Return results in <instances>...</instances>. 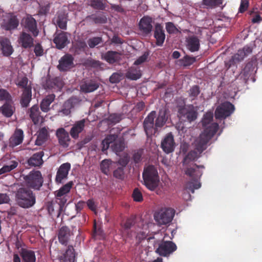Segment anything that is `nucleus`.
Segmentation results:
<instances>
[{
	"label": "nucleus",
	"mask_w": 262,
	"mask_h": 262,
	"mask_svg": "<svg viewBox=\"0 0 262 262\" xmlns=\"http://www.w3.org/2000/svg\"><path fill=\"white\" fill-rule=\"evenodd\" d=\"M57 235L59 242L63 245L67 246L72 244L74 242L73 229H71L67 226L60 227L58 230Z\"/></svg>",
	"instance_id": "7"
},
{
	"label": "nucleus",
	"mask_w": 262,
	"mask_h": 262,
	"mask_svg": "<svg viewBox=\"0 0 262 262\" xmlns=\"http://www.w3.org/2000/svg\"><path fill=\"white\" fill-rule=\"evenodd\" d=\"M43 155L44 152L42 150L35 153L28 160V165L34 167L42 165L43 163L42 160Z\"/></svg>",
	"instance_id": "29"
},
{
	"label": "nucleus",
	"mask_w": 262,
	"mask_h": 262,
	"mask_svg": "<svg viewBox=\"0 0 262 262\" xmlns=\"http://www.w3.org/2000/svg\"><path fill=\"white\" fill-rule=\"evenodd\" d=\"M249 2L248 0H242L238 9V12L240 13H244L247 10Z\"/></svg>",
	"instance_id": "63"
},
{
	"label": "nucleus",
	"mask_w": 262,
	"mask_h": 262,
	"mask_svg": "<svg viewBox=\"0 0 262 262\" xmlns=\"http://www.w3.org/2000/svg\"><path fill=\"white\" fill-rule=\"evenodd\" d=\"M112 161L110 159H105L102 161L100 163V169L101 172L106 174L108 175L110 172V168L112 164Z\"/></svg>",
	"instance_id": "48"
},
{
	"label": "nucleus",
	"mask_w": 262,
	"mask_h": 262,
	"mask_svg": "<svg viewBox=\"0 0 262 262\" xmlns=\"http://www.w3.org/2000/svg\"><path fill=\"white\" fill-rule=\"evenodd\" d=\"M132 198L133 200L137 202H141L143 200L142 193L138 188H136L134 189L132 193Z\"/></svg>",
	"instance_id": "58"
},
{
	"label": "nucleus",
	"mask_w": 262,
	"mask_h": 262,
	"mask_svg": "<svg viewBox=\"0 0 262 262\" xmlns=\"http://www.w3.org/2000/svg\"><path fill=\"white\" fill-rule=\"evenodd\" d=\"M88 18L97 24H105L107 22L106 17L102 14L99 15L94 14L88 16Z\"/></svg>",
	"instance_id": "46"
},
{
	"label": "nucleus",
	"mask_w": 262,
	"mask_h": 262,
	"mask_svg": "<svg viewBox=\"0 0 262 262\" xmlns=\"http://www.w3.org/2000/svg\"><path fill=\"white\" fill-rule=\"evenodd\" d=\"M69 134L63 128H59L56 130V135L59 143L63 147L66 148L69 146L71 141Z\"/></svg>",
	"instance_id": "25"
},
{
	"label": "nucleus",
	"mask_w": 262,
	"mask_h": 262,
	"mask_svg": "<svg viewBox=\"0 0 262 262\" xmlns=\"http://www.w3.org/2000/svg\"><path fill=\"white\" fill-rule=\"evenodd\" d=\"M74 58L70 54H66L59 60L57 66L58 69L60 72H66L70 70L74 67Z\"/></svg>",
	"instance_id": "13"
},
{
	"label": "nucleus",
	"mask_w": 262,
	"mask_h": 262,
	"mask_svg": "<svg viewBox=\"0 0 262 262\" xmlns=\"http://www.w3.org/2000/svg\"><path fill=\"white\" fill-rule=\"evenodd\" d=\"M27 114L29 115L30 118L35 125L41 123L44 120L43 116L41 115L39 106L37 104L29 108Z\"/></svg>",
	"instance_id": "18"
},
{
	"label": "nucleus",
	"mask_w": 262,
	"mask_h": 262,
	"mask_svg": "<svg viewBox=\"0 0 262 262\" xmlns=\"http://www.w3.org/2000/svg\"><path fill=\"white\" fill-rule=\"evenodd\" d=\"M102 42V39L100 37H94L90 38L88 40V43L90 48H93L97 45Z\"/></svg>",
	"instance_id": "59"
},
{
	"label": "nucleus",
	"mask_w": 262,
	"mask_h": 262,
	"mask_svg": "<svg viewBox=\"0 0 262 262\" xmlns=\"http://www.w3.org/2000/svg\"><path fill=\"white\" fill-rule=\"evenodd\" d=\"M85 123V119H82L74 123L70 130V134L73 139H77L79 138V134L84 130Z\"/></svg>",
	"instance_id": "20"
},
{
	"label": "nucleus",
	"mask_w": 262,
	"mask_h": 262,
	"mask_svg": "<svg viewBox=\"0 0 262 262\" xmlns=\"http://www.w3.org/2000/svg\"><path fill=\"white\" fill-rule=\"evenodd\" d=\"M165 28L167 32L170 34L176 33L178 31V29L172 22L166 23Z\"/></svg>",
	"instance_id": "60"
},
{
	"label": "nucleus",
	"mask_w": 262,
	"mask_h": 262,
	"mask_svg": "<svg viewBox=\"0 0 262 262\" xmlns=\"http://www.w3.org/2000/svg\"><path fill=\"white\" fill-rule=\"evenodd\" d=\"M0 99L5 101V102L13 101L10 93L6 90L3 89H0Z\"/></svg>",
	"instance_id": "53"
},
{
	"label": "nucleus",
	"mask_w": 262,
	"mask_h": 262,
	"mask_svg": "<svg viewBox=\"0 0 262 262\" xmlns=\"http://www.w3.org/2000/svg\"><path fill=\"white\" fill-rule=\"evenodd\" d=\"M90 6L95 9L103 10L105 9V4L102 0H91Z\"/></svg>",
	"instance_id": "54"
},
{
	"label": "nucleus",
	"mask_w": 262,
	"mask_h": 262,
	"mask_svg": "<svg viewBox=\"0 0 262 262\" xmlns=\"http://www.w3.org/2000/svg\"><path fill=\"white\" fill-rule=\"evenodd\" d=\"M161 147L166 154L173 152L175 148L173 136L171 133H168L162 140Z\"/></svg>",
	"instance_id": "17"
},
{
	"label": "nucleus",
	"mask_w": 262,
	"mask_h": 262,
	"mask_svg": "<svg viewBox=\"0 0 262 262\" xmlns=\"http://www.w3.org/2000/svg\"><path fill=\"white\" fill-rule=\"evenodd\" d=\"M122 119V115L119 114H112L109 115L107 120L108 125H114L119 122Z\"/></svg>",
	"instance_id": "51"
},
{
	"label": "nucleus",
	"mask_w": 262,
	"mask_h": 262,
	"mask_svg": "<svg viewBox=\"0 0 262 262\" xmlns=\"http://www.w3.org/2000/svg\"><path fill=\"white\" fill-rule=\"evenodd\" d=\"M135 224V219L133 217L126 219L124 223L121 224L122 233L126 234L127 236H132L130 230Z\"/></svg>",
	"instance_id": "34"
},
{
	"label": "nucleus",
	"mask_w": 262,
	"mask_h": 262,
	"mask_svg": "<svg viewBox=\"0 0 262 262\" xmlns=\"http://www.w3.org/2000/svg\"><path fill=\"white\" fill-rule=\"evenodd\" d=\"M121 76L117 73H113L110 77V81L112 83H117L120 82Z\"/></svg>",
	"instance_id": "64"
},
{
	"label": "nucleus",
	"mask_w": 262,
	"mask_h": 262,
	"mask_svg": "<svg viewBox=\"0 0 262 262\" xmlns=\"http://www.w3.org/2000/svg\"><path fill=\"white\" fill-rule=\"evenodd\" d=\"M63 82L59 77L47 80L46 83V86L49 89H55L56 91H60L63 86Z\"/></svg>",
	"instance_id": "30"
},
{
	"label": "nucleus",
	"mask_w": 262,
	"mask_h": 262,
	"mask_svg": "<svg viewBox=\"0 0 262 262\" xmlns=\"http://www.w3.org/2000/svg\"><path fill=\"white\" fill-rule=\"evenodd\" d=\"M112 147L115 152H118L123 151L125 148L124 142L122 140L115 142Z\"/></svg>",
	"instance_id": "57"
},
{
	"label": "nucleus",
	"mask_w": 262,
	"mask_h": 262,
	"mask_svg": "<svg viewBox=\"0 0 262 262\" xmlns=\"http://www.w3.org/2000/svg\"><path fill=\"white\" fill-rule=\"evenodd\" d=\"M32 99V89L31 88H26L23 90L21 95L20 103L23 107H27L29 106Z\"/></svg>",
	"instance_id": "36"
},
{
	"label": "nucleus",
	"mask_w": 262,
	"mask_h": 262,
	"mask_svg": "<svg viewBox=\"0 0 262 262\" xmlns=\"http://www.w3.org/2000/svg\"><path fill=\"white\" fill-rule=\"evenodd\" d=\"M113 176L117 179L123 180L125 178L124 169L122 167H118L113 171Z\"/></svg>",
	"instance_id": "55"
},
{
	"label": "nucleus",
	"mask_w": 262,
	"mask_h": 262,
	"mask_svg": "<svg viewBox=\"0 0 262 262\" xmlns=\"http://www.w3.org/2000/svg\"><path fill=\"white\" fill-rule=\"evenodd\" d=\"M213 119V114L212 113L209 112L206 113L204 115L202 121V125L205 127L204 130L206 129V128L210 126L211 124L214 123H211V121ZM205 130H204L203 133H204Z\"/></svg>",
	"instance_id": "47"
},
{
	"label": "nucleus",
	"mask_w": 262,
	"mask_h": 262,
	"mask_svg": "<svg viewBox=\"0 0 262 262\" xmlns=\"http://www.w3.org/2000/svg\"><path fill=\"white\" fill-rule=\"evenodd\" d=\"M203 165H198L196 164H193L192 167H187L185 168V173L188 176L192 181L188 182L186 185V189L194 193V190L199 189L201 184L198 182V180L201 177L203 172L199 169H204Z\"/></svg>",
	"instance_id": "3"
},
{
	"label": "nucleus",
	"mask_w": 262,
	"mask_h": 262,
	"mask_svg": "<svg viewBox=\"0 0 262 262\" xmlns=\"http://www.w3.org/2000/svg\"><path fill=\"white\" fill-rule=\"evenodd\" d=\"M179 115L181 116V117L186 118V120L189 122H191L194 121L198 116L197 112L194 110V106L193 105H189L187 107H184L181 108L179 110Z\"/></svg>",
	"instance_id": "16"
},
{
	"label": "nucleus",
	"mask_w": 262,
	"mask_h": 262,
	"mask_svg": "<svg viewBox=\"0 0 262 262\" xmlns=\"http://www.w3.org/2000/svg\"><path fill=\"white\" fill-rule=\"evenodd\" d=\"M67 16L63 12L58 13L54 17L53 21L54 24L62 30H66L67 28Z\"/></svg>",
	"instance_id": "32"
},
{
	"label": "nucleus",
	"mask_w": 262,
	"mask_h": 262,
	"mask_svg": "<svg viewBox=\"0 0 262 262\" xmlns=\"http://www.w3.org/2000/svg\"><path fill=\"white\" fill-rule=\"evenodd\" d=\"M156 116V112L152 111L145 119L143 122L144 130L147 136L155 134L156 132L154 119Z\"/></svg>",
	"instance_id": "14"
},
{
	"label": "nucleus",
	"mask_w": 262,
	"mask_h": 262,
	"mask_svg": "<svg viewBox=\"0 0 262 262\" xmlns=\"http://www.w3.org/2000/svg\"><path fill=\"white\" fill-rule=\"evenodd\" d=\"M18 165V162L15 161H10L9 164L4 165L0 169V175L10 172L11 170L16 168Z\"/></svg>",
	"instance_id": "45"
},
{
	"label": "nucleus",
	"mask_w": 262,
	"mask_h": 262,
	"mask_svg": "<svg viewBox=\"0 0 262 262\" xmlns=\"http://www.w3.org/2000/svg\"><path fill=\"white\" fill-rule=\"evenodd\" d=\"M174 213L172 208H163L155 213L154 219L159 224L166 225L172 221Z\"/></svg>",
	"instance_id": "6"
},
{
	"label": "nucleus",
	"mask_w": 262,
	"mask_h": 262,
	"mask_svg": "<svg viewBox=\"0 0 262 262\" xmlns=\"http://www.w3.org/2000/svg\"><path fill=\"white\" fill-rule=\"evenodd\" d=\"M195 57H191L188 55H185L182 58L177 61V64L184 67H188L196 61Z\"/></svg>",
	"instance_id": "44"
},
{
	"label": "nucleus",
	"mask_w": 262,
	"mask_h": 262,
	"mask_svg": "<svg viewBox=\"0 0 262 262\" xmlns=\"http://www.w3.org/2000/svg\"><path fill=\"white\" fill-rule=\"evenodd\" d=\"M149 56V53L148 52H144V53L141 56H140L135 62L134 65H139L144 62L147 59Z\"/></svg>",
	"instance_id": "62"
},
{
	"label": "nucleus",
	"mask_w": 262,
	"mask_h": 262,
	"mask_svg": "<svg viewBox=\"0 0 262 262\" xmlns=\"http://www.w3.org/2000/svg\"><path fill=\"white\" fill-rule=\"evenodd\" d=\"M152 19L149 16H144L141 18L139 23V28L142 33L147 36L150 34L153 29Z\"/></svg>",
	"instance_id": "15"
},
{
	"label": "nucleus",
	"mask_w": 262,
	"mask_h": 262,
	"mask_svg": "<svg viewBox=\"0 0 262 262\" xmlns=\"http://www.w3.org/2000/svg\"><path fill=\"white\" fill-rule=\"evenodd\" d=\"M15 107L13 105V102H5V103L0 107V113L6 117H11L15 112Z\"/></svg>",
	"instance_id": "33"
},
{
	"label": "nucleus",
	"mask_w": 262,
	"mask_h": 262,
	"mask_svg": "<svg viewBox=\"0 0 262 262\" xmlns=\"http://www.w3.org/2000/svg\"><path fill=\"white\" fill-rule=\"evenodd\" d=\"M24 132L21 129L17 128L9 140L8 145L10 147H14L22 143L24 140Z\"/></svg>",
	"instance_id": "22"
},
{
	"label": "nucleus",
	"mask_w": 262,
	"mask_h": 262,
	"mask_svg": "<svg viewBox=\"0 0 262 262\" xmlns=\"http://www.w3.org/2000/svg\"><path fill=\"white\" fill-rule=\"evenodd\" d=\"M16 204L21 208L28 209L36 203V195L33 191L25 187L18 188L14 192Z\"/></svg>",
	"instance_id": "2"
},
{
	"label": "nucleus",
	"mask_w": 262,
	"mask_h": 262,
	"mask_svg": "<svg viewBox=\"0 0 262 262\" xmlns=\"http://www.w3.org/2000/svg\"><path fill=\"white\" fill-rule=\"evenodd\" d=\"M201 92L200 87L197 85H193L188 91L189 97L191 98V101L196 99L198 96Z\"/></svg>",
	"instance_id": "49"
},
{
	"label": "nucleus",
	"mask_w": 262,
	"mask_h": 262,
	"mask_svg": "<svg viewBox=\"0 0 262 262\" xmlns=\"http://www.w3.org/2000/svg\"><path fill=\"white\" fill-rule=\"evenodd\" d=\"M245 57L244 51L239 50L237 53L232 57L228 62L226 63V66L228 69H229L232 66L243 60Z\"/></svg>",
	"instance_id": "38"
},
{
	"label": "nucleus",
	"mask_w": 262,
	"mask_h": 262,
	"mask_svg": "<svg viewBox=\"0 0 262 262\" xmlns=\"http://www.w3.org/2000/svg\"><path fill=\"white\" fill-rule=\"evenodd\" d=\"M255 68V62L251 61L248 62L245 68L241 72V76L243 77L245 80H247L250 76L252 74Z\"/></svg>",
	"instance_id": "35"
},
{
	"label": "nucleus",
	"mask_w": 262,
	"mask_h": 262,
	"mask_svg": "<svg viewBox=\"0 0 262 262\" xmlns=\"http://www.w3.org/2000/svg\"><path fill=\"white\" fill-rule=\"evenodd\" d=\"M23 262H35V253L32 250L23 249L20 253Z\"/></svg>",
	"instance_id": "41"
},
{
	"label": "nucleus",
	"mask_w": 262,
	"mask_h": 262,
	"mask_svg": "<svg viewBox=\"0 0 262 262\" xmlns=\"http://www.w3.org/2000/svg\"><path fill=\"white\" fill-rule=\"evenodd\" d=\"M186 48L191 52H194L199 50L200 48V41L198 37L192 35L188 37L186 39Z\"/></svg>",
	"instance_id": "27"
},
{
	"label": "nucleus",
	"mask_w": 262,
	"mask_h": 262,
	"mask_svg": "<svg viewBox=\"0 0 262 262\" xmlns=\"http://www.w3.org/2000/svg\"><path fill=\"white\" fill-rule=\"evenodd\" d=\"M66 252L60 257L61 262H75V250L72 244L68 245Z\"/></svg>",
	"instance_id": "31"
},
{
	"label": "nucleus",
	"mask_w": 262,
	"mask_h": 262,
	"mask_svg": "<svg viewBox=\"0 0 262 262\" xmlns=\"http://www.w3.org/2000/svg\"><path fill=\"white\" fill-rule=\"evenodd\" d=\"M24 180L27 188L35 190H39L43 182V178L39 170H32L28 174L24 176Z\"/></svg>",
	"instance_id": "5"
},
{
	"label": "nucleus",
	"mask_w": 262,
	"mask_h": 262,
	"mask_svg": "<svg viewBox=\"0 0 262 262\" xmlns=\"http://www.w3.org/2000/svg\"><path fill=\"white\" fill-rule=\"evenodd\" d=\"M176 245L171 241H163L160 243L156 252L160 256H167L177 250Z\"/></svg>",
	"instance_id": "11"
},
{
	"label": "nucleus",
	"mask_w": 262,
	"mask_h": 262,
	"mask_svg": "<svg viewBox=\"0 0 262 262\" xmlns=\"http://www.w3.org/2000/svg\"><path fill=\"white\" fill-rule=\"evenodd\" d=\"M49 133L46 127L41 128L38 132L37 139L35 141V144L40 146L44 143L48 139Z\"/></svg>",
	"instance_id": "40"
},
{
	"label": "nucleus",
	"mask_w": 262,
	"mask_h": 262,
	"mask_svg": "<svg viewBox=\"0 0 262 262\" xmlns=\"http://www.w3.org/2000/svg\"><path fill=\"white\" fill-rule=\"evenodd\" d=\"M144 184L149 190L154 191L160 182L159 176L156 168L153 165L145 167L142 173Z\"/></svg>",
	"instance_id": "4"
},
{
	"label": "nucleus",
	"mask_w": 262,
	"mask_h": 262,
	"mask_svg": "<svg viewBox=\"0 0 262 262\" xmlns=\"http://www.w3.org/2000/svg\"><path fill=\"white\" fill-rule=\"evenodd\" d=\"M120 54L118 52L109 51L104 55V58L109 63L113 64L120 60Z\"/></svg>",
	"instance_id": "39"
},
{
	"label": "nucleus",
	"mask_w": 262,
	"mask_h": 262,
	"mask_svg": "<svg viewBox=\"0 0 262 262\" xmlns=\"http://www.w3.org/2000/svg\"><path fill=\"white\" fill-rule=\"evenodd\" d=\"M154 37L156 39V44L158 46H163L165 39V34L163 27L161 24L157 23L154 30Z\"/></svg>",
	"instance_id": "21"
},
{
	"label": "nucleus",
	"mask_w": 262,
	"mask_h": 262,
	"mask_svg": "<svg viewBox=\"0 0 262 262\" xmlns=\"http://www.w3.org/2000/svg\"><path fill=\"white\" fill-rule=\"evenodd\" d=\"M66 204V200L58 201L55 199L54 201L49 202L47 205L49 213L52 216L55 215L57 218L59 217Z\"/></svg>",
	"instance_id": "10"
},
{
	"label": "nucleus",
	"mask_w": 262,
	"mask_h": 262,
	"mask_svg": "<svg viewBox=\"0 0 262 262\" xmlns=\"http://www.w3.org/2000/svg\"><path fill=\"white\" fill-rule=\"evenodd\" d=\"M92 140V137L88 136L85 137L83 140L77 142L76 145L78 149H81L85 146V145L90 142Z\"/></svg>",
	"instance_id": "61"
},
{
	"label": "nucleus",
	"mask_w": 262,
	"mask_h": 262,
	"mask_svg": "<svg viewBox=\"0 0 262 262\" xmlns=\"http://www.w3.org/2000/svg\"><path fill=\"white\" fill-rule=\"evenodd\" d=\"M70 168L71 164L69 163H63L60 166L55 178L57 183H61L63 180L67 178Z\"/></svg>",
	"instance_id": "26"
},
{
	"label": "nucleus",
	"mask_w": 262,
	"mask_h": 262,
	"mask_svg": "<svg viewBox=\"0 0 262 262\" xmlns=\"http://www.w3.org/2000/svg\"><path fill=\"white\" fill-rule=\"evenodd\" d=\"M219 129V124L213 123L206 128L204 133L200 134L194 142L195 149L190 151L184 158L183 164L188 165L190 162L196 160L207 147V144Z\"/></svg>",
	"instance_id": "1"
},
{
	"label": "nucleus",
	"mask_w": 262,
	"mask_h": 262,
	"mask_svg": "<svg viewBox=\"0 0 262 262\" xmlns=\"http://www.w3.org/2000/svg\"><path fill=\"white\" fill-rule=\"evenodd\" d=\"M73 185V182L70 181L62 186L58 190L55 191V199L58 201L66 200L67 203L69 199L67 194L70 192Z\"/></svg>",
	"instance_id": "23"
},
{
	"label": "nucleus",
	"mask_w": 262,
	"mask_h": 262,
	"mask_svg": "<svg viewBox=\"0 0 262 262\" xmlns=\"http://www.w3.org/2000/svg\"><path fill=\"white\" fill-rule=\"evenodd\" d=\"M234 106L230 102L226 101L217 106L214 116L216 119H224L230 116L234 111Z\"/></svg>",
	"instance_id": "8"
},
{
	"label": "nucleus",
	"mask_w": 262,
	"mask_h": 262,
	"mask_svg": "<svg viewBox=\"0 0 262 262\" xmlns=\"http://www.w3.org/2000/svg\"><path fill=\"white\" fill-rule=\"evenodd\" d=\"M18 25L19 20L17 16L12 13L8 14L3 20V27L7 31L16 29Z\"/></svg>",
	"instance_id": "19"
},
{
	"label": "nucleus",
	"mask_w": 262,
	"mask_h": 262,
	"mask_svg": "<svg viewBox=\"0 0 262 262\" xmlns=\"http://www.w3.org/2000/svg\"><path fill=\"white\" fill-rule=\"evenodd\" d=\"M143 149H140L135 151L133 155V160L135 164L140 163L142 160Z\"/></svg>",
	"instance_id": "56"
},
{
	"label": "nucleus",
	"mask_w": 262,
	"mask_h": 262,
	"mask_svg": "<svg viewBox=\"0 0 262 262\" xmlns=\"http://www.w3.org/2000/svg\"><path fill=\"white\" fill-rule=\"evenodd\" d=\"M54 36L53 42L55 44L56 47L58 49L61 50L63 49L70 43L67 32L57 30Z\"/></svg>",
	"instance_id": "12"
},
{
	"label": "nucleus",
	"mask_w": 262,
	"mask_h": 262,
	"mask_svg": "<svg viewBox=\"0 0 262 262\" xmlns=\"http://www.w3.org/2000/svg\"><path fill=\"white\" fill-rule=\"evenodd\" d=\"M167 121L165 114L164 113H160L157 118L156 120L155 127H161L163 126Z\"/></svg>",
	"instance_id": "52"
},
{
	"label": "nucleus",
	"mask_w": 262,
	"mask_h": 262,
	"mask_svg": "<svg viewBox=\"0 0 262 262\" xmlns=\"http://www.w3.org/2000/svg\"><path fill=\"white\" fill-rule=\"evenodd\" d=\"M23 29L27 32H29L35 37L39 33L37 28V21L31 15H28L24 17L21 22Z\"/></svg>",
	"instance_id": "9"
},
{
	"label": "nucleus",
	"mask_w": 262,
	"mask_h": 262,
	"mask_svg": "<svg viewBox=\"0 0 262 262\" xmlns=\"http://www.w3.org/2000/svg\"><path fill=\"white\" fill-rule=\"evenodd\" d=\"M99 85L95 81H91L88 82H85L80 86L81 90L84 93L92 92L97 90Z\"/></svg>",
	"instance_id": "43"
},
{
	"label": "nucleus",
	"mask_w": 262,
	"mask_h": 262,
	"mask_svg": "<svg viewBox=\"0 0 262 262\" xmlns=\"http://www.w3.org/2000/svg\"><path fill=\"white\" fill-rule=\"evenodd\" d=\"M141 72L139 68L131 67L126 73L125 76L127 78L136 80L141 77Z\"/></svg>",
	"instance_id": "37"
},
{
	"label": "nucleus",
	"mask_w": 262,
	"mask_h": 262,
	"mask_svg": "<svg viewBox=\"0 0 262 262\" xmlns=\"http://www.w3.org/2000/svg\"><path fill=\"white\" fill-rule=\"evenodd\" d=\"M18 43L25 49L30 48L33 46L34 39L26 31H22L18 39Z\"/></svg>",
	"instance_id": "24"
},
{
	"label": "nucleus",
	"mask_w": 262,
	"mask_h": 262,
	"mask_svg": "<svg viewBox=\"0 0 262 262\" xmlns=\"http://www.w3.org/2000/svg\"><path fill=\"white\" fill-rule=\"evenodd\" d=\"M55 96L52 94L47 96L41 101L40 103V108L42 112H48L50 110V105L54 100Z\"/></svg>",
	"instance_id": "42"
},
{
	"label": "nucleus",
	"mask_w": 262,
	"mask_h": 262,
	"mask_svg": "<svg viewBox=\"0 0 262 262\" xmlns=\"http://www.w3.org/2000/svg\"><path fill=\"white\" fill-rule=\"evenodd\" d=\"M0 48L5 56L8 57L13 52L10 41L7 37H2L0 39Z\"/></svg>",
	"instance_id": "28"
},
{
	"label": "nucleus",
	"mask_w": 262,
	"mask_h": 262,
	"mask_svg": "<svg viewBox=\"0 0 262 262\" xmlns=\"http://www.w3.org/2000/svg\"><path fill=\"white\" fill-rule=\"evenodd\" d=\"M223 0H203L202 4L207 8H213L222 4Z\"/></svg>",
	"instance_id": "50"
}]
</instances>
